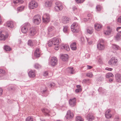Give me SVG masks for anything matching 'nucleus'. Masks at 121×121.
I'll use <instances>...</instances> for the list:
<instances>
[{
	"mask_svg": "<svg viewBox=\"0 0 121 121\" xmlns=\"http://www.w3.org/2000/svg\"><path fill=\"white\" fill-rule=\"evenodd\" d=\"M81 91V89L80 88L76 89L75 90V92L76 93H78Z\"/></svg>",
	"mask_w": 121,
	"mask_h": 121,
	"instance_id": "52",
	"label": "nucleus"
},
{
	"mask_svg": "<svg viewBox=\"0 0 121 121\" xmlns=\"http://www.w3.org/2000/svg\"><path fill=\"white\" fill-rule=\"evenodd\" d=\"M5 71L2 69H0V77H2L5 74Z\"/></svg>",
	"mask_w": 121,
	"mask_h": 121,
	"instance_id": "31",
	"label": "nucleus"
},
{
	"mask_svg": "<svg viewBox=\"0 0 121 121\" xmlns=\"http://www.w3.org/2000/svg\"><path fill=\"white\" fill-rule=\"evenodd\" d=\"M111 30L109 28L107 30L104 31V33L105 35H109L111 34Z\"/></svg>",
	"mask_w": 121,
	"mask_h": 121,
	"instance_id": "30",
	"label": "nucleus"
},
{
	"mask_svg": "<svg viewBox=\"0 0 121 121\" xmlns=\"http://www.w3.org/2000/svg\"><path fill=\"white\" fill-rule=\"evenodd\" d=\"M21 30L22 31V33H26L28 30V28H26L23 26L22 27Z\"/></svg>",
	"mask_w": 121,
	"mask_h": 121,
	"instance_id": "33",
	"label": "nucleus"
},
{
	"mask_svg": "<svg viewBox=\"0 0 121 121\" xmlns=\"http://www.w3.org/2000/svg\"><path fill=\"white\" fill-rule=\"evenodd\" d=\"M66 45L62 44L60 45L61 48L62 49H64L65 48Z\"/></svg>",
	"mask_w": 121,
	"mask_h": 121,
	"instance_id": "54",
	"label": "nucleus"
},
{
	"mask_svg": "<svg viewBox=\"0 0 121 121\" xmlns=\"http://www.w3.org/2000/svg\"><path fill=\"white\" fill-rule=\"evenodd\" d=\"M26 121H33V118L31 117H29L26 119Z\"/></svg>",
	"mask_w": 121,
	"mask_h": 121,
	"instance_id": "44",
	"label": "nucleus"
},
{
	"mask_svg": "<svg viewBox=\"0 0 121 121\" xmlns=\"http://www.w3.org/2000/svg\"><path fill=\"white\" fill-rule=\"evenodd\" d=\"M117 21L118 22L121 23V16L119 17L117 19Z\"/></svg>",
	"mask_w": 121,
	"mask_h": 121,
	"instance_id": "55",
	"label": "nucleus"
},
{
	"mask_svg": "<svg viewBox=\"0 0 121 121\" xmlns=\"http://www.w3.org/2000/svg\"><path fill=\"white\" fill-rule=\"evenodd\" d=\"M111 111L110 109L107 110L105 113V117L107 118H109L112 117V115L111 113Z\"/></svg>",
	"mask_w": 121,
	"mask_h": 121,
	"instance_id": "13",
	"label": "nucleus"
},
{
	"mask_svg": "<svg viewBox=\"0 0 121 121\" xmlns=\"http://www.w3.org/2000/svg\"><path fill=\"white\" fill-rule=\"evenodd\" d=\"M33 22L35 25L39 24L41 22L40 15H37L35 16L33 18Z\"/></svg>",
	"mask_w": 121,
	"mask_h": 121,
	"instance_id": "3",
	"label": "nucleus"
},
{
	"mask_svg": "<svg viewBox=\"0 0 121 121\" xmlns=\"http://www.w3.org/2000/svg\"><path fill=\"white\" fill-rule=\"evenodd\" d=\"M34 67L35 68L38 69L40 68L41 66L40 65H39L38 64H36L34 65Z\"/></svg>",
	"mask_w": 121,
	"mask_h": 121,
	"instance_id": "48",
	"label": "nucleus"
},
{
	"mask_svg": "<svg viewBox=\"0 0 121 121\" xmlns=\"http://www.w3.org/2000/svg\"><path fill=\"white\" fill-rule=\"evenodd\" d=\"M6 26L8 27L13 28L14 27L13 22L12 21H8L6 23Z\"/></svg>",
	"mask_w": 121,
	"mask_h": 121,
	"instance_id": "21",
	"label": "nucleus"
},
{
	"mask_svg": "<svg viewBox=\"0 0 121 121\" xmlns=\"http://www.w3.org/2000/svg\"><path fill=\"white\" fill-rule=\"evenodd\" d=\"M28 31L29 35L31 36L34 35L36 33L35 29L33 27L30 28Z\"/></svg>",
	"mask_w": 121,
	"mask_h": 121,
	"instance_id": "10",
	"label": "nucleus"
},
{
	"mask_svg": "<svg viewBox=\"0 0 121 121\" xmlns=\"http://www.w3.org/2000/svg\"><path fill=\"white\" fill-rule=\"evenodd\" d=\"M70 19L68 17H65L64 19H63V22L64 23H68Z\"/></svg>",
	"mask_w": 121,
	"mask_h": 121,
	"instance_id": "34",
	"label": "nucleus"
},
{
	"mask_svg": "<svg viewBox=\"0 0 121 121\" xmlns=\"http://www.w3.org/2000/svg\"><path fill=\"white\" fill-rule=\"evenodd\" d=\"M52 1L51 0L47 1L45 3V5L47 7H50L52 5Z\"/></svg>",
	"mask_w": 121,
	"mask_h": 121,
	"instance_id": "20",
	"label": "nucleus"
},
{
	"mask_svg": "<svg viewBox=\"0 0 121 121\" xmlns=\"http://www.w3.org/2000/svg\"><path fill=\"white\" fill-rule=\"evenodd\" d=\"M102 26L99 24L96 23L94 25V27L95 30L97 31L100 30L102 28Z\"/></svg>",
	"mask_w": 121,
	"mask_h": 121,
	"instance_id": "19",
	"label": "nucleus"
},
{
	"mask_svg": "<svg viewBox=\"0 0 121 121\" xmlns=\"http://www.w3.org/2000/svg\"><path fill=\"white\" fill-rule=\"evenodd\" d=\"M77 3H83L85 0H75Z\"/></svg>",
	"mask_w": 121,
	"mask_h": 121,
	"instance_id": "51",
	"label": "nucleus"
},
{
	"mask_svg": "<svg viewBox=\"0 0 121 121\" xmlns=\"http://www.w3.org/2000/svg\"><path fill=\"white\" fill-rule=\"evenodd\" d=\"M86 76L87 77L91 78H92L93 76V75L92 73L91 72L87 73L86 74Z\"/></svg>",
	"mask_w": 121,
	"mask_h": 121,
	"instance_id": "39",
	"label": "nucleus"
},
{
	"mask_svg": "<svg viewBox=\"0 0 121 121\" xmlns=\"http://www.w3.org/2000/svg\"><path fill=\"white\" fill-rule=\"evenodd\" d=\"M43 114L45 116H49L50 112V110L46 108H43L41 109Z\"/></svg>",
	"mask_w": 121,
	"mask_h": 121,
	"instance_id": "12",
	"label": "nucleus"
},
{
	"mask_svg": "<svg viewBox=\"0 0 121 121\" xmlns=\"http://www.w3.org/2000/svg\"><path fill=\"white\" fill-rule=\"evenodd\" d=\"M117 61V59L114 57H113L109 61L108 63L110 65H115Z\"/></svg>",
	"mask_w": 121,
	"mask_h": 121,
	"instance_id": "8",
	"label": "nucleus"
},
{
	"mask_svg": "<svg viewBox=\"0 0 121 121\" xmlns=\"http://www.w3.org/2000/svg\"><path fill=\"white\" fill-rule=\"evenodd\" d=\"M55 50H58L59 48V45L58 44H56L55 45Z\"/></svg>",
	"mask_w": 121,
	"mask_h": 121,
	"instance_id": "53",
	"label": "nucleus"
},
{
	"mask_svg": "<svg viewBox=\"0 0 121 121\" xmlns=\"http://www.w3.org/2000/svg\"><path fill=\"white\" fill-rule=\"evenodd\" d=\"M98 79L101 81H102L104 79L103 78L101 77H100Z\"/></svg>",
	"mask_w": 121,
	"mask_h": 121,
	"instance_id": "63",
	"label": "nucleus"
},
{
	"mask_svg": "<svg viewBox=\"0 0 121 121\" xmlns=\"http://www.w3.org/2000/svg\"><path fill=\"white\" fill-rule=\"evenodd\" d=\"M112 47L113 49L115 50H118L119 48V47L115 44H113L112 46Z\"/></svg>",
	"mask_w": 121,
	"mask_h": 121,
	"instance_id": "40",
	"label": "nucleus"
},
{
	"mask_svg": "<svg viewBox=\"0 0 121 121\" xmlns=\"http://www.w3.org/2000/svg\"><path fill=\"white\" fill-rule=\"evenodd\" d=\"M40 120L41 121H46L45 119L40 118Z\"/></svg>",
	"mask_w": 121,
	"mask_h": 121,
	"instance_id": "64",
	"label": "nucleus"
},
{
	"mask_svg": "<svg viewBox=\"0 0 121 121\" xmlns=\"http://www.w3.org/2000/svg\"><path fill=\"white\" fill-rule=\"evenodd\" d=\"M87 69H90L92 68V67L91 66L87 65L86 66Z\"/></svg>",
	"mask_w": 121,
	"mask_h": 121,
	"instance_id": "57",
	"label": "nucleus"
},
{
	"mask_svg": "<svg viewBox=\"0 0 121 121\" xmlns=\"http://www.w3.org/2000/svg\"><path fill=\"white\" fill-rule=\"evenodd\" d=\"M121 34L117 33L115 37V39L117 41L120 40L121 39Z\"/></svg>",
	"mask_w": 121,
	"mask_h": 121,
	"instance_id": "29",
	"label": "nucleus"
},
{
	"mask_svg": "<svg viewBox=\"0 0 121 121\" xmlns=\"http://www.w3.org/2000/svg\"><path fill=\"white\" fill-rule=\"evenodd\" d=\"M57 59L56 57H52L50 60V64L52 66H55L57 64Z\"/></svg>",
	"mask_w": 121,
	"mask_h": 121,
	"instance_id": "6",
	"label": "nucleus"
},
{
	"mask_svg": "<svg viewBox=\"0 0 121 121\" xmlns=\"http://www.w3.org/2000/svg\"><path fill=\"white\" fill-rule=\"evenodd\" d=\"M97 48L99 50H103L105 48L104 45L101 43H99L97 45Z\"/></svg>",
	"mask_w": 121,
	"mask_h": 121,
	"instance_id": "25",
	"label": "nucleus"
},
{
	"mask_svg": "<svg viewBox=\"0 0 121 121\" xmlns=\"http://www.w3.org/2000/svg\"><path fill=\"white\" fill-rule=\"evenodd\" d=\"M54 10L56 11H60L62 10L63 6L61 3L60 1H57L55 3Z\"/></svg>",
	"mask_w": 121,
	"mask_h": 121,
	"instance_id": "2",
	"label": "nucleus"
},
{
	"mask_svg": "<svg viewBox=\"0 0 121 121\" xmlns=\"http://www.w3.org/2000/svg\"><path fill=\"white\" fill-rule=\"evenodd\" d=\"M115 77L116 81L118 82H121V75L119 73H116L115 75Z\"/></svg>",
	"mask_w": 121,
	"mask_h": 121,
	"instance_id": "15",
	"label": "nucleus"
},
{
	"mask_svg": "<svg viewBox=\"0 0 121 121\" xmlns=\"http://www.w3.org/2000/svg\"><path fill=\"white\" fill-rule=\"evenodd\" d=\"M43 22L45 23H47L49 22L50 20V15L47 13L44 14L42 17Z\"/></svg>",
	"mask_w": 121,
	"mask_h": 121,
	"instance_id": "4",
	"label": "nucleus"
},
{
	"mask_svg": "<svg viewBox=\"0 0 121 121\" xmlns=\"http://www.w3.org/2000/svg\"><path fill=\"white\" fill-rule=\"evenodd\" d=\"M28 44L30 46H32L33 45V44L32 42V41L31 40H29L28 42Z\"/></svg>",
	"mask_w": 121,
	"mask_h": 121,
	"instance_id": "47",
	"label": "nucleus"
},
{
	"mask_svg": "<svg viewBox=\"0 0 121 121\" xmlns=\"http://www.w3.org/2000/svg\"><path fill=\"white\" fill-rule=\"evenodd\" d=\"M54 29V27L53 26H50L48 27V31L50 32L52 31Z\"/></svg>",
	"mask_w": 121,
	"mask_h": 121,
	"instance_id": "42",
	"label": "nucleus"
},
{
	"mask_svg": "<svg viewBox=\"0 0 121 121\" xmlns=\"http://www.w3.org/2000/svg\"><path fill=\"white\" fill-rule=\"evenodd\" d=\"M7 37V35H5L4 34H2V32H0V40H5Z\"/></svg>",
	"mask_w": 121,
	"mask_h": 121,
	"instance_id": "26",
	"label": "nucleus"
},
{
	"mask_svg": "<svg viewBox=\"0 0 121 121\" xmlns=\"http://www.w3.org/2000/svg\"><path fill=\"white\" fill-rule=\"evenodd\" d=\"M29 76L31 78L34 77L35 75L34 71L32 70L30 71L28 73Z\"/></svg>",
	"mask_w": 121,
	"mask_h": 121,
	"instance_id": "22",
	"label": "nucleus"
},
{
	"mask_svg": "<svg viewBox=\"0 0 121 121\" xmlns=\"http://www.w3.org/2000/svg\"><path fill=\"white\" fill-rule=\"evenodd\" d=\"M81 41L82 42V43H83L84 41V38L83 37H82L81 38Z\"/></svg>",
	"mask_w": 121,
	"mask_h": 121,
	"instance_id": "60",
	"label": "nucleus"
},
{
	"mask_svg": "<svg viewBox=\"0 0 121 121\" xmlns=\"http://www.w3.org/2000/svg\"><path fill=\"white\" fill-rule=\"evenodd\" d=\"M76 99L75 97L70 99L69 101L70 105L72 107L75 106L76 103Z\"/></svg>",
	"mask_w": 121,
	"mask_h": 121,
	"instance_id": "9",
	"label": "nucleus"
},
{
	"mask_svg": "<svg viewBox=\"0 0 121 121\" xmlns=\"http://www.w3.org/2000/svg\"><path fill=\"white\" fill-rule=\"evenodd\" d=\"M105 69L106 70L110 71H111L112 70V68L108 67H106V68Z\"/></svg>",
	"mask_w": 121,
	"mask_h": 121,
	"instance_id": "56",
	"label": "nucleus"
},
{
	"mask_svg": "<svg viewBox=\"0 0 121 121\" xmlns=\"http://www.w3.org/2000/svg\"><path fill=\"white\" fill-rule=\"evenodd\" d=\"M53 44L55 45L56 44H59L60 42L59 40L57 38H53L52 40Z\"/></svg>",
	"mask_w": 121,
	"mask_h": 121,
	"instance_id": "24",
	"label": "nucleus"
},
{
	"mask_svg": "<svg viewBox=\"0 0 121 121\" xmlns=\"http://www.w3.org/2000/svg\"><path fill=\"white\" fill-rule=\"evenodd\" d=\"M4 49L6 51H9L11 50V48L9 46L6 45L4 46Z\"/></svg>",
	"mask_w": 121,
	"mask_h": 121,
	"instance_id": "36",
	"label": "nucleus"
},
{
	"mask_svg": "<svg viewBox=\"0 0 121 121\" xmlns=\"http://www.w3.org/2000/svg\"><path fill=\"white\" fill-rule=\"evenodd\" d=\"M96 8L97 10L98 11H100L102 8V7L99 5H97L96 6Z\"/></svg>",
	"mask_w": 121,
	"mask_h": 121,
	"instance_id": "46",
	"label": "nucleus"
},
{
	"mask_svg": "<svg viewBox=\"0 0 121 121\" xmlns=\"http://www.w3.org/2000/svg\"><path fill=\"white\" fill-rule=\"evenodd\" d=\"M60 59L63 61H66L68 60V56L67 54L62 55L60 57Z\"/></svg>",
	"mask_w": 121,
	"mask_h": 121,
	"instance_id": "16",
	"label": "nucleus"
},
{
	"mask_svg": "<svg viewBox=\"0 0 121 121\" xmlns=\"http://www.w3.org/2000/svg\"><path fill=\"white\" fill-rule=\"evenodd\" d=\"M94 31V30L92 28L89 27L87 28L86 31L87 33L90 34H92Z\"/></svg>",
	"mask_w": 121,
	"mask_h": 121,
	"instance_id": "28",
	"label": "nucleus"
},
{
	"mask_svg": "<svg viewBox=\"0 0 121 121\" xmlns=\"http://www.w3.org/2000/svg\"><path fill=\"white\" fill-rule=\"evenodd\" d=\"M113 75L111 73H107L106 75V77L108 78H109L110 77H113Z\"/></svg>",
	"mask_w": 121,
	"mask_h": 121,
	"instance_id": "38",
	"label": "nucleus"
},
{
	"mask_svg": "<svg viewBox=\"0 0 121 121\" xmlns=\"http://www.w3.org/2000/svg\"><path fill=\"white\" fill-rule=\"evenodd\" d=\"M38 3L34 1H31L29 4V8L31 9H35L38 7Z\"/></svg>",
	"mask_w": 121,
	"mask_h": 121,
	"instance_id": "5",
	"label": "nucleus"
},
{
	"mask_svg": "<svg viewBox=\"0 0 121 121\" xmlns=\"http://www.w3.org/2000/svg\"><path fill=\"white\" fill-rule=\"evenodd\" d=\"M72 9L73 11H74L77 9V8L76 6H74L72 7Z\"/></svg>",
	"mask_w": 121,
	"mask_h": 121,
	"instance_id": "62",
	"label": "nucleus"
},
{
	"mask_svg": "<svg viewBox=\"0 0 121 121\" xmlns=\"http://www.w3.org/2000/svg\"><path fill=\"white\" fill-rule=\"evenodd\" d=\"M3 92V90L2 89L0 88V96L1 95H2Z\"/></svg>",
	"mask_w": 121,
	"mask_h": 121,
	"instance_id": "59",
	"label": "nucleus"
},
{
	"mask_svg": "<svg viewBox=\"0 0 121 121\" xmlns=\"http://www.w3.org/2000/svg\"><path fill=\"white\" fill-rule=\"evenodd\" d=\"M91 82V80L88 78H86L84 79L82 81V82L83 83L89 85Z\"/></svg>",
	"mask_w": 121,
	"mask_h": 121,
	"instance_id": "23",
	"label": "nucleus"
},
{
	"mask_svg": "<svg viewBox=\"0 0 121 121\" xmlns=\"http://www.w3.org/2000/svg\"><path fill=\"white\" fill-rule=\"evenodd\" d=\"M83 119L82 118L81 116H77L76 117V121H83Z\"/></svg>",
	"mask_w": 121,
	"mask_h": 121,
	"instance_id": "37",
	"label": "nucleus"
},
{
	"mask_svg": "<svg viewBox=\"0 0 121 121\" xmlns=\"http://www.w3.org/2000/svg\"><path fill=\"white\" fill-rule=\"evenodd\" d=\"M15 89V86L13 85L9 86L8 88V91H14Z\"/></svg>",
	"mask_w": 121,
	"mask_h": 121,
	"instance_id": "27",
	"label": "nucleus"
},
{
	"mask_svg": "<svg viewBox=\"0 0 121 121\" xmlns=\"http://www.w3.org/2000/svg\"><path fill=\"white\" fill-rule=\"evenodd\" d=\"M48 86L50 87H52L55 85V84L53 82H52L49 84Z\"/></svg>",
	"mask_w": 121,
	"mask_h": 121,
	"instance_id": "49",
	"label": "nucleus"
},
{
	"mask_svg": "<svg viewBox=\"0 0 121 121\" xmlns=\"http://www.w3.org/2000/svg\"><path fill=\"white\" fill-rule=\"evenodd\" d=\"M67 69L69 72L71 74H73L74 73L73 67H68Z\"/></svg>",
	"mask_w": 121,
	"mask_h": 121,
	"instance_id": "32",
	"label": "nucleus"
},
{
	"mask_svg": "<svg viewBox=\"0 0 121 121\" xmlns=\"http://www.w3.org/2000/svg\"><path fill=\"white\" fill-rule=\"evenodd\" d=\"M24 9V6H20L17 8L18 11L21 12Z\"/></svg>",
	"mask_w": 121,
	"mask_h": 121,
	"instance_id": "43",
	"label": "nucleus"
},
{
	"mask_svg": "<svg viewBox=\"0 0 121 121\" xmlns=\"http://www.w3.org/2000/svg\"><path fill=\"white\" fill-rule=\"evenodd\" d=\"M23 2V1L22 0H13L12 4L13 5L17 6L19 4H21Z\"/></svg>",
	"mask_w": 121,
	"mask_h": 121,
	"instance_id": "11",
	"label": "nucleus"
},
{
	"mask_svg": "<svg viewBox=\"0 0 121 121\" xmlns=\"http://www.w3.org/2000/svg\"><path fill=\"white\" fill-rule=\"evenodd\" d=\"M63 30L64 32L66 33L68 31V27L67 26H64Z\"/></svg>",
	"mask_w": 121,
	"mask_h": 121,
	"instance_id": "41",
	"label": "nucleus"
},
{
	"mask_svg": "<svg viewBox=\"0 0 121 121\" xmlns=\"http://www.w3.org/2000/svg\"><path fill=\"white\" fill-rule=\"evenodd\" d=\"M65 49L67 51H69V50L70 48L68 45H66V46Z\"/></svg>",
	"mask_w": 121,
	"mask_h": 121,
	"instance_id": "50",
	"label": "nucleus"
},
{
	"mask_svg": "<svg viewBox=\"0 0 121 121\" xmlns=\"http://www.w3.org/2000/svg\"><path fill=\"white\" fill-rule=\"evenodd\" d=\"M71 49L73 50H75L77 49L76 43L75 42L72 43L70 45Z\"/></svg>",
	"mask_w": 121,
	"mask_h": 121,
	"instance_id": "17",
	"label": "nucleus"
},
{
	"mask_svg": "<svg viewBox=\"0 0 121 121\" xmlns=\"http://www.w3.org/2000/svg\"><path fill=\"white\" fill-rule=\"evenodd\" d=\"M73 117V114L70 110H68L67 112L65 117L67 119H69L72 118Z\"/></svg>",
	"mask_w": 121,
	"mask_h": 121,
	"instance_id": "7",
	"label": "nucleus"
},
{
	"mask_svg": "<svg viewBox=\"0 0 121 121\" xmlns=\"http://www.w3.org/2000/svg\"><path fill=\"white\" fill-rule=\"evenodd\" d=\"M40 51L38 48H37L35 51L34 56L37 58L39 57L40 56Z\"/></svg>",
	"mask_w": 121,
	"mask_h": 121,
	"instance_id": "18",
	"label": "nucleus"
},
{
	"mask_svg": "<svg viewBox=\"0 0 121 121\" xmlns=\"http://www.w3.org/2000/svg\"><path fill=\"white\" fill-rule=\"evenodd\" d=\"M48 44L49 47H51L52 44H53L52 42V40H49L48 41Z\"/></svg>",
	"mask_w": 121,
	"mask_h": 121,
	"instance_id": "45",
	"label": "nucleus"
},
{
	"mask_svg": "<svg viewBox=\"0 0 121 121\" xmlns=\"http://www.w3.org/2000/svg\"><path fill=\"white\" fill-rule=\"evenodd\" d=\"M98 61H99V63H101L102 62V59L100 58H99L98 59Z\"/></svg>",
	"mask_w": 121,
	"mask_h": 121,
	"instance_id": "61",
	"label": "nucleus"
},
{
	"mask_svg": "<svg viewBox=\"0 0 121 121\" xmlns=\"http://www.w3.org/2000/svg\"><path fill=\"white\" fill-rule=\"evenodd\" d=\"M86 118L88 121H92L94 119V117L92 113H89L87 115Z\"/></svg>",
	"mask_w": 121,
	"mask_h": 121,
	"instance_id": "14",
	"label": "nucleus"
},
{
	"mask_svg": "<svg viewBox=\"0 0 121 121\" xmlns=\"http://www.w3.org/2000/svg\"><path fill=\"white\" fill-rule=\"evenodd\" d=\"M48 74V72H45L43 74V75L45 76H47Z\"/></svg>",
	"mask_w": 121,
	"mask_h": 121,
	"instance_id": "58",
	"label": "nucleus"
},
{
	"mask_svg": "<svg viewBox=\"0 0 121 121\" xmlns=\"http://www.w3.org/2000/svg\"><path fill=\"white\" fill-rule=\"evenodd\" d=\"M71 28L73 32H78L80 30L79 25L77 22H74L71 26Z\"/></svg>",
	"mask_w": 121,
	"mask_h": 121,
	"instance_id": "1",
	"label": "nucleus"
},
{
	"mask_svg": "<svg viewBox=\"0 0 121 121\" xmlns=\"http://www.w3.org/2000/svg\"><path fill=\"white\" fill-rule=\"evenodd\" d=\"M26 28H28V29H30V24L28 22H26L23 25Z\"/></svg>",
	"mask_w": 121,
	"mask_h": 121,
	"instance_id": "35",
	"label": "nucleus"
}]
</instances>
